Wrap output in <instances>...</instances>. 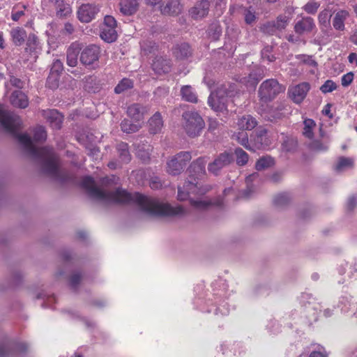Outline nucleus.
Wrapping results in <instances>:
<instances>
[{"mask_svg":"<svg viewBox=\"0 0 357 357\" xmlns=\"http://www.w3.org/2000/svg\"><path fill=\"white\" fill-rule=\"evenodd\" d=\"M271 52L272 47L268 45L264 47L261 52L262 59L268 62H273L275 60V56L271 54Z\"/></svg>","mask_w":357,"mask_h":357,"instance_id":"nucleus-49","label":"nucleus"},{"mask_svg":"<svg viewBox=\"0 0 357 357\" xmlns=\"http://www.w3.org/2000/svg\"><path fill=\"white\" fill-rule=\"evenodd\" d=\"M274 165V160L270 156L262 157L256 162L255 167L258 171L268 168Z\"/></svg>","mask_w":357,"mask_h":357,"instance_id":"nucleus-38","label":"nucleus"},{"mask_svg":"<svg viewBox=\"0 0 357 357\" xmlns=\"http://www.w3.org/2000/svg\"><path fill=\"white\" fill-rule=\"evenodd\" d=\"M149 130L151 134L160 132L164 126L162 115L160 112H155L149 120Z\"/></svg>","mask_w":357,"mask_h":357,"instance_id":"nucleus-21","label":"nucleus"},{"mask_svg":"<svg viewBox=\"0 0 357 357\" xmlns=\"http://www.w3.org/2000/svg\"><path fill=\"white\" fill-rule=\"evenodd\" d=\"M100 53L99 47L95 45H90L81 52L80 62L86 66H91L98 61Z\"/></svg>","mask_w":357,"mask_h":357,"instance_id":"nucleus-11","label":"nucleus"},{"mask_svg":"<svg viewBox=\"0 0 357 357\" xmlns=\"http://www.w3.org/2000/svg\"><path fill=\"white\" fill-rule=\"evenodd\" d=\"M314 28V20L310 17H303L296 22L294 29L296 33L302 35L312 31Z\"/></svg>","mask_w":357,"mask_h":357,"instance_id":"nucleus-16","label":"nucleus"},{"mask_svg":"<svg viewBox=\"0 0 357 357\" xmlns=\"http://www.w3.org/2000/svg\"><path fill=\"white\" fill-rule=\"evenodd\" d=\"M47 138V133L43 126H37L33 130V140L37 142H44Z\"/></svg>","mask_w":357,"mask_h":357,"instance_id":"nucleus-44","label":"nucleus"},{"mask_svg":"<svg viewBox=\"0 0 357 357\" xmlns=\"http://www.w3.org/2000/svg\"><path fill=\"white\" fill-rule=\"evenodd\" d=\"M182 125L189 137H195L200 135L205 126L204 121L198 112L191 110L182 114Z\"/></svg>","mask_w":357,"mask_h":357,"instance_id":"nucleus-4","label":"nucleus"},{"mask_svg":"<svg viewBox=\"0 0 357 357\" xmlns=\"http://www.w3.org/2000/svg\"><path fill=\"white\" fill-rule=\"evenodd\" d=\"M162 185L160 181L157 178H153L150 182V186L152 189H158Z\"/></svg>","mask_w":357,"mask_h":357,"instance_id":"nucleus-62","label":"nucleus"},{"mask_svg":"<svg viewBox=\"0 0 357 357\" xmlns=\"http://www.w3.org/2000/svg\"><path fill=\"white\" fill-rule=\"evenodd\" d=\"M210 6L208 0H201L190 10V15L195 20H200L208 15Z\"/></svg>","mask_w":357,"mask_h":357,"instance_id":"nucleus-15","label":"nucleus"},{"mask_svg":"<svg viewBox=\"0 0 357 357\" xmlns=\"http://www.w3.org/2000/svg\"><path fill=\"white\" fill-rule=\"evenodd\" d=\"M319 6V2L314 0H310L303 6V10L308 14H314L317 13Z\"/></svg>","mask_w":357,"mask_h":357,"instance_id":"nucleus-46","label":"nucleus"},{"mask_svg":"<svg viewBox=\"0 0 357 357\" xmlns=\"http://www.w3.org/2000/svg\"><path fill=\"white\" fill-rule=\"evenodd\" d=\"M10 33L13 43L17 46L22 45L26 37V31L21 27L12 29Z\"/></svg>","mask_w":357,"mask_h":357,"instance_id":"nucleus-29","label":"nucleus"},{"mask_svg":"<svg viewBox=\"0 0 357 357\" xmlns=\"http://www.w3.org/2000/svg\"><path fill=\"white\" fill-rule=\"evenodd\" d=\"M296 58L300 60V61L303 63H305L309 65L310 66H317V63L313 59L312 56L300 54L297 55Z\"/></svg>","mask_w":357,"mask_h":357,"instance_id":"nucleus-53","label":"nucleus"},{"mask_svg":"<svg viewBox=\"0 0 357 357\" xmlns=\"http://www.w3.org/2000/svg\"><path fill=\"white\" fill-rule=\"evenodd\" d=\"M191 206L197 211H206L209 208L213 202L207 197H197V199H190Z\"/></svg>","mask_w":357,"mask_h":357,"instance_id":"nucleus-28","label":"nucleus"},{"mask_svg":"<svg viewBox=\"0 0 357 357\" xmlns=\"http://www.w3.org/2000/svg\"><path fill=\"white\" fill-rule=\"evenodd\" d=\"M192 158L188 151H181L172 158L167 163V172L171 175L180 174Z\"/></svg>","mask_w":357,"mask_h":357,"instance_id":"nucleus-6","label":"nucleus"},{"mask_svg":"<svg viewBox=\"0 0 357 357\" xmlns=\"http://www.w3.org/2000/svg\"><path fill=\"white\" fill-rule=\"evenodd\" d=\"M26 45L31 50H36L38 45L37 36L33 33L29 34L27 38Z\"/></svg>","mask_w":357,"mask_h":357,"instance_id":"nucleus-54","label":"nucleus"},{"mask_svg":"<svg viewBox=\"0 0 357 357\" xmlns=\"http://www.w3.org/2000/svg\"><path fill=\"white\" fill-rule=\"evenodd\" d=\"M310 146L312 150L318 151H326L328 149V143H322L319 140H314L310 144Z\"/></svg>","mask_w":357,"mask_h":357,"instance_id":"nucleus-52","label":"nucleus"},{"mask_svg":"<svg viewBox=\"0 0 357 357\" xmlns=\"http://www.w3.org/2000/svg\"><path fill=\"white\" fill-rule=\"evenodd\" d=\"M139 3L137 0H120L119 9L124 15H132L138 10Z\"/></svg>","mask_w":357,"mask_h":357,"instance_id":"nucleus-22","label":"nucleus"},{"mask_svg":"<svg viewBox=\"0 0 357 357\" xmlns=\"http://www.w3.org/2000/svg\"><path fill=\"white\" fill-rule=\"evenodd\" d=\"M349 40L354 45H357V29H355L352 31Z\"/></svg>","mask_w":357,"mask_h":357,"instance_id":"nucleus-63","label":"nucleus"},{"mask_svg":"<svg viewBox=\"0 0 357 357\" xmlns=\"http://www.w3.org/2000/svg\"><path fill=\"white\" fill-rule=\"evenodd\" d=\"M233 161V154L225 151L220 153L212 162L208 164V170L211 174L218 175L221 169L229 166Z\"/></svg>","mask_w":357,"mask_h":357,"instance_id":"nucleus-10","label":"nucleus"},{"mask_svg":"<svg viewBox=\"0 0 357 357\" xmlns=\"http://www.w3.org/2000/svg\"><path fill=\"white\" fill-rule=\"evenodd\" d=\"M181 95L182 96V98L185 101L190 102L192 103L197 102L198 100L197 95L191 86H183L181 89Z\"/></svg>","mask_w":357,"mask_h":357,"instance_id":"nucleus-32","label":"nucleus"},{"mask_svg":"<svg viewBox=\"0 0 357 357\" xmlns=\"http://www.w3.org/2000/svg\"><path fill=\"white\" fill-rule=\"evenodd\" d=\"M181 10V6L178 0H169L164 7L162 13L169 15H177Z\"/></svg>","mask_w":357,"mask_h":357,"instance_id":"nucleus-33","label":"nucleus"},{"mask_svg":"<svg viewBox=\"0 0 357 357\" xmlns=\"http://www.w3.org/2000/svg\"><path fill=\"white\" fill-rule=\"evenodd\" d=\"M221 27L218 24H212L208 29V36L213 40H217L221 35Z\"/></svg>","mask_w":357,"mask_h":357,"instance_id":"nucleus-43","label":"nucleus"},{"mask_svg":"<svg viewBox=\"0 0 357 357\" xmlns=\"http://www.w3.org/2000/svg\"><path fill=\"white\" fill-rule=\"evenodd\" d=\"M173 54L178 60H184L192 55V50L188 43L176 45L173 48Z\"/></svg>","mask_w":357,"mask_h":357,"instance_id":"nucleus-25","label":"nucleus"},{"mask_svg":"<svg viewBox=\"0 0 357 357\" xmlns=\"http://www.w3.org/2000/svg\"><path fill=\"white\" fill-rule=\"evenodd\" d=\"M146 112V107L138 103L132 104L127 109L128 115L138 123L144 119V115Z\"/></svg>","mask_w":357,"mask_h":357,"instance_id":"nucleus-19","label":"nucleus"},{"mask_svg":"<svg viewBox=\"0 0 357 357\" xmlns=\"http://www.w3.org/2000/svg\"><path fill=\"white\" fill-rule=\"evenodd\" d=\"M63 69V63L59 59H56L52 63L50 73L59 75Z\"/></svg>","mask_w":357,"mask_h":357,"instance_id":"nucleus-55","label":"nucleus"},{"mask_svg":"<svg viewBox=\"0 0 357 357\" xmlns=\"http://www.w3.org/2000/svg\"><path fill=\"white\" fill-rule=\"evenodd\" d=\"M55 10L56 16L59 19L67 18L73 13L70 3L66 0H48Z\"/></svg>","mask_w":357,"mask_h":357,"instance_id":"nucleus-12","label":"nucleus"},{"mask_svg":"<svg viewBox=\"0 0 357 357\" xmlns=\"http://www.w3.org/2000/svg\"><path fill=\"white\" fill-rule=\"evenodd\" d=\"M205 165L204 158H198L190 165L188 171L191 176L198 178L205 174Z\"/></svg>","mask_w":357,"mask_h":357,"instance_id":"nucleus-27","label":"nucleus"},{"mask_svg":"<svg viewBox=\"0 0 357 357\" xmlns=\"http://www.w3.org/2000/svg\"><path fill=\"white\" fill-rule=\"evenodd\" d=\"M354 165V160L350 158L341 157L338 159L335 166V170L337 172L345 171L351 168Z\"/></svg>","mask_w":357,"mask_h":357,"instance_id":"nucleus-35","label":"nucleus"},{"mask_svg":"<svg viewBox=\"0 0 357 357\" xmlns=\"http://www.w3.org/2000/svg\"><path fill=\"white\" fill-rule=\"evenodd\" d=\"M10 102L14 107L20 108H26L29 105L26 96L20 90H16L12 93Z\"/></svg>","mask_w":357,"mask_h":357,"instance_id":"nucleus-24","label":"nucleus"},{"mask_svg":"<svg viewBox=\"0 0 357 357\" xmlns=\"http://www.w3.org/2000/svg\"><path fill=\"white\" fill-rule=\"evenodd\" d=\"M195 178H193V181H189L185 183L183 185V188L186 190V192H184L181 188H178V199L181 201L186 200L189 195L191 194H204L208 190H200L199 188L198 187V183L195 182Z\"/></svg>","mask_w":357,"mask_h":357,"instance_id":"nucleus-14","label":"nucleus"},{"mask_svg":"<svg viewBox=\"0 0 357 357\" xmlns=\"http://www.w3.org/2000/svg\"><path fill=\"white\" fill-rule=\"evenodd\" d=\"M350 14L347 10H337L333 18V26L335 30L344 31L345 29L344 22L349 18Z\"/></svg>","mask_w":357,"mask_h":357,"instance_id":"nucleus-23","label":"nucleus"},{"mask_svg":"<svg viewBox=\"0 0 357 357\" xmlns=\"http://www.w3.org/2000/svg\"><path fill=\"white\" fill-rule=\"evenodd\" d=\"M331 17V14L328 9H324L321 11L318 15L319 23L321 25L324 26H327L330 22V18Z\"/></svg>","mask_w":357,"mask_h":357,"instance_id":"nucleus-45","label":"nucleus"},{"mask_svg":"<svg viewBox=\"0 0 357 357\" xmlns=\"http://www.w3.org/2000/svg\"><path fill=\"white\" fill-rule=\"evenodd\" d=\"M16 137L27 153L41 162L42 169L45 174L58 181L64 179L66 174L60 169L59 158L52 149L37 148L27 134H20Z\"/></svg>","mask_w":357,"mask_h":357,"instance_id":"nucleus-2","label":"nucleus"},{"mask_svg":"<svg viewBox=\"0 0 357 357\" xmlns=\"http://www.w3.org/2000/svg\"><path fill=\"white\" fill-rule=\"evenodd\" d=\"M74 26L70 22H66L64 24L63 29L62 30V33L63 34L70 35L74 32Z\"/></svg>","mask_w":357,"mask_h":357,"instance_id":"nucleus-58","label":"nucleus"},{"mask_svg":"<svg viewBox=\"0 0 357 357\" xmlns=\"http://www.w3.org/2000/svg\"><path fill=\"white\" fill-rule=\"evenodd\" d=\"M81 47L78 43H72L66 52V63L70 67H75L78 62V55L80 53Z\"/></svg>","mask_w":357,"mask_h":357,"instance_id":"nucleus-20","label":"nucleus"},{"mask_svg":"<svg viewBox=\"0 0 357 357\" xmlns=\"http://www.w3.org/2000/svg\"><path fill=\"white\" fill-rule=\"evenodd\" d=\"M337 89V84L331 79L326 80L320 87L323 93H331Z\"/></svg>","mask_w":357,"mask_h":357,"instance_id":"nucleus-50","label":"nucleus"},{"mask_svg":"<svg viewBox=\"0 0 357 357\" xmlns=\"http://www.w3.org/2000/svg\"><path fill=\"white\" fill-rule=\"evenodd\" d=\"M266 135L267 130L265 128H259L257 130L254 140L257 149H260L264 146L268 145Z\"/></svg>","mask_w":357,"mask_h":357,"instance_id":"nucleus-34","label":"nucleus"},{"mask_svg":"<svg viewBox=\"0 0 357 357\" xmlns=\"http://www.w3.org/2000/svg\"><path fill=\"white\" fill-rule=\"evenodd\" d=\"M235 155L236 156V163L238 165L243 166L248 162L249 158L248 155L242 149H236Z\"/></svg>","mask_w":357,"mask_h":357,"instance_id":"nucleus-42","label":"nucleus"},{"mask_svg":"<svg viewBox=\"0 0 357 357\" xmlns=\"http://www.w3.org/2000/svg\"><path fill=\"white\" fill-rule=\"evenodd\" d=\"M354 73L349 72L342 77L341 84L343 86H348L354 80Z\"/></svg>","mask_w":357,"mask_h":357,"instance_id":"nucleus-57","label":"nucleus"},{"mask_svg":"<svg viewBox=\"0 0 357 357\" xmlns=\"http://www.w3.org/2000/svg\"><path fill=\"white\" fill-rule=\"evenodd\" d=\"M133 87V82L128 78H123L114 88V92L117 94L121 93Z\"/></svg>","mask_w":357,"mask_h":357,"instance_id":"nucleus-37","label":"nucleus"},{"mask_svg":"<svg viewBox=\"0 0 357 357\" xmlns=\"http://www.w3.org/2000/svg\"><path fill=\"white\" fill-rule=\"evenodd\" d=\"M24 9L26 6L24 5L17 6L13 8L11 13V18L13 21H17L22 16L24 15Z\"/></svg>","mask_w":357,"mask_h":357,"instance_id":"nucleus-48","label":"nucleus"},{"mask_svg":"<svg viewBox=\"0 0 357 357\" xmlns=\"http://www.w3.org/2000/svg\"><path fill=\"white\" fill-rule=\"evenodd\" d=\"M278 31H282L284 29L290 22L289 17L280 15L275 20L273 21Z\"/></svg>","mask_w":357,"mask_h":357,"instance_id":"nucleus-41","label":"nucleus"},{"mask_svg":"<svg viewBox=\"0 0 357 357\" xmlns=\"http://www.w3.org/2000/svg\"><path fill=\"white\" fill-rule=\"evenodd\" d=\"M310 89L307 82L298 84L289 89V96L295 103L299 104L304 100Z\"/></svg>","mask_w":357,"mask_h":357,"instance_id":"nucleus-13","label":"nucleus"},{"mask_svg":"<svg viewBox=\"0 0 357 357\" xmlns=\"http://www.w3.org/2000/svg\"><path fill=\"white\" fill-rule=\"evenodd\" d=\"M260 29L263 33L268 35H273L278 31L273 21L263 24Z\"/></svg>","mask_w":357,"mask_h":357,"instance_id":"nucleus-47","label":"nucleus"},{"mask_svg":"<svg viewBox=\"0 0 357 357\" xmlns=\"http://www.w3.org/2000/svg\"><path fill=\"white\" fill-rule=\"evenodd\" d=\"M289 202V197L287 195L281 194L276 196L274 199V204L278 206H282Z\"/></svg>","mask_w":357,"mask_h":357,"instance_id":"nucleus-56","label":"nucleus"},{"mask_svg":"<svg viewBox=\"0 0 357 357\" xmlns=\"http://www.w3.org/2000/svg\"><path fill=\"white\" fill-rule=\"evenodd\" d=\"M303 125V135L309 139L312 138L313 129L316 126L315 122L312 119H307L304 120Z\"/></svg>","mask_w":357,"mask_h":357,"instance_id":"nucleus-39","label":"nucleus"},{"mask_svg":"<svg viewBox=\"0 0 357 357\" xmlns=\"http://www.w3.org/2000/svg\"><path fill=\"white\" fill-rule=\"evenodd\" d=\"M116 26L115 18L112 15H106L100 33L101 38L107 43L115 41L117 38Z\"/></svg>","mask_w":357,"mask_h":357,"instance_id":"nucleus-9","label":"nucleus"},{"mask_svg":"<svg viewBox=\"0 0 357 357\" xmlns=\"http://www.w3.org/2000/svg\"><path fill=\"white\" fill-rule=\"evenodd\" d=\"M356 199L354 197H349L347 204V209L349 211L353 210L356 207Z\"/></svg>","mask_w":357,"mask_h":357,"instance_id":"nucleus-59","label":"nucleus"},{"mask_svg":"<svg viewBox=\"0 0 357 357\" xmlns=\"http://www.w3.org/2000/svg\"><path fill=\"white\" fill-rule=\"evenodd\" d=\"M43 115L50 126L54 129H60L63 123V117L61 113L56 109L44 111Z\"/></svg>","mask_w":357,"mask_h":357,"instance_id":"nucleus-18","label":"nucleus"},{"mask_svg":"<svg viewBox=\"0 0 357 357\" xmlns=\"http://www.w3.org/2000/svg\"><path fill=\"white\" fill-rule=\"evenodd\" d=\"M0 122L2 126L11 133H15L22 123L19 116L6 110L1 105H0Z\"/></svg>","mask_w":357,"mask_h":357,"instance_id":"nucleus-8","label":"nucleus"},{"mask_svg":"<svg viewBox=\"0 0 357 357\" xmlns=\"http://www.w3.org/2000/svg\"><path fill=\"white\" fill-rule=\"evenodd\" d=\"M349 61L350 63L355 62L357 66V54L351 53L348 56Z\"/></svg>","mask_w":357,"mask_h":357,"instance_id":"nucleus-64","label":"nucleus"},{"mask_svg":"<svg viewBox=\"0 0 357 357\" xmlns=\"http://www.w3.org/2000/svg\"><path fill=\"white\" fill-rule=\"evenodd\" d=\"M257 125V121L250 115H244L238 119L236 126L240 130H250Z\"/></svg>","mask_w":357,"mask_h":357,"instance_id":"nucleus-26","label":"nucleus"},{"mask_svg":"<svg viewBox=\"0 0 357 357\" xmlns=\"http://www.w3.org/2000/svg\"><path fill=\"white\" fill-rule=\"evenodd\" d=\"M81 280V275L78 273L73 274L70 278V284L72 287H75L77 284H79Z\"/></svg>","mask_w":357,"mask_h":357,"instance_id":"nucleus-61","label":"nucleus"},{"mask_svg":"<svg viewBox=\"0 0 357 357\" xmlns=\"http://www.w3.org/2000/svg\"><path fill=\"white\" fill-rule=\"evenodd\" d=\"M238 92L234 84H222L211 93L208 98L209 106L215 112H224L227 109L229 99L234 98Z\"/></svg>","mask_w":357,"mask_h":357,"instance_id":"nucleus-3","label":"nucleus"},{"mask_svg":"<svg viewBox=\"0 0 357 357\" xmlns=\"http://www.w3.org/2000/svg\"><path fill=\"white\" fill-rule=\"evenodd\" d=\"M101 6L94 3H82L77 10V17L82 23H89L100 11Z\"/></svg>","mask_w":357,"mask_h":357,"instance_id":"nucleus-7","label":"nucleus"},{"mask_svg":"<svg viewBox=\"0 0 357 357\" xmlns=\"http://www.w3.org/2000/svg\"><path fill=\"white\" fill-rule=\"evenodd\" d=\"M82 186L93 199L105 203L133 202L138 204L145 213L151 215H174L185 213V210L181 206H172L139 193L130 194L120 188L114 191L103 190L96 187L93 179L90 176H86L82 179Z\"/></svg>","mask_w":357,"mask_h":357,"instance_id":"nucleus-1","label":"nucleus"},{"mask_svg":"<svg viewBox=\"0 0 357 357\" xmlns=\"http://www.w3.org/2000/svg\"><path fill=\"white\" fill-rule=\"evenodd\" d=\"M116 149L121 163H128L131 160L128 150V145L126 143L121 142L117 144Z\"/></svg>","mask_w":357,"mask_h":357,"instance_id":"nucleus-30","label":"nucleus"},{"mask_svg":"<svg viewBox=\"0 0 357 357\" xmlns=\"http://www.w3.org/2000/svg\"><path fill=\"white\" fill-rule=\"evenodd\" d=\"M232 139L236 140L246 149L254 151L249 144L248 135L245 130H241L239 132H234L232 135Z\"/></svg>","mask_w":357,"mask_h":357,"instance_id":"nucleus-31","label":"nucleus"},{"mask_svg":"<svg viewBox=\"0 0 357 357\" xmlns=\"http://www.w3.org/2000/svg\"><path fill=\"white\" fill-rule=\"evenodd\" d=\"M59 75L50 73L47 79V85L52 89H56L59 86Z\"/></svg>","mask_w":357,"mask_h":357,"instance_id":"nucleus-51","label":"nucleus"},{"mask_svg":"<svg viewBox=\"0 0 357 357\" xmlns=\"http://www.w3.org/2000/svg\"><path fill=\"white\" fill-rule=\"evenodd\" d=\"M121 130L126 133L135 132L141 128L139 123H132L128 119H124L121 123Z\"/></svg>","mask_w":357,"mask_h":357,"instance_id":"nucleus-36","label":"nucleus"},{"mask_svg":"<svg viewBox=\"0 0 357 357\" xmlns=\"http://www.w3.org/2000/svg\"><path fill=\"white\" fill-rule=\"evenodd\" d=\"M172 68L171 61L162 56H156L152 63V68L156 74L167 73Z\"/></svg>","mask_w":357,"mask_h":357,"instance_id":"nucleus-17","label":"nucleus"},{"mask_svg":"<svg viewBox=\"0 0 357 357\" xmlns=\"http://www.w3.org/2000/svg\"><path fill=\"white\" fill-rule=\"evenodd\" d=\"M309 357H328L327 353L322 348V350L311 352Z\"/></svg>","mask_w":357,"mask_h":357,"instance_id":"nucleus-60","label":"nucleus"},{"mask_svg":"<svg viewBox=\"0 0 357 357\" xmlns=\"http://www.w3.org/2000/svg\"><path fill=\"white\" fill-rule=\"evenodd\" d=\"M244 20L246 24H251L256 21V12L254 8L250 6L243 10Z\"/></svg>","mask_w":357,"mask_h":357,"instance_id":"nucleus-40","label":"nucleus"},{"mask_svg":"<svg viewBox=\"0 0 357 357\" xmlns=\"http://www.w3.org/2000/svg\"><path fill=\"white\" fill-rule=\"evenodd\" d=\"M285 88L278 80L268 79L264 81L258 90V96L261 102L266 103L272 101L280 93L284 92Z\"/></svg>","mask_w":357,"mask_h":357,"instance_id":"nucleus-5","label":"nucleus"}]
</instances>
